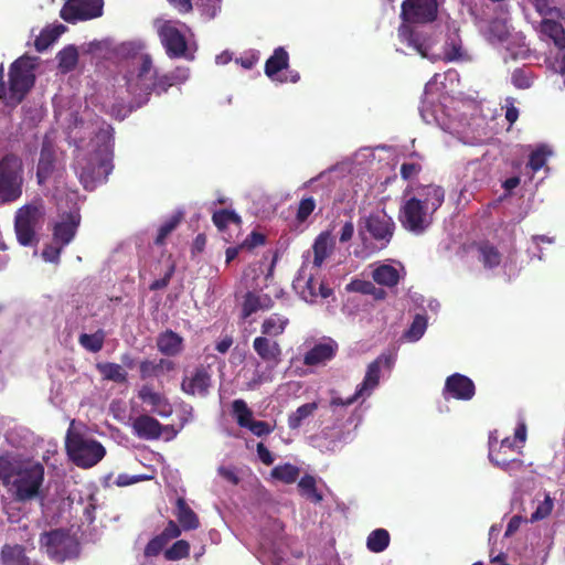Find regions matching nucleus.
Masks as SVG:
<instances>
[{
  "mask_svg": "<svg viewBox=\"0 0 565 565\" xmlns=\"http://www.w3.org/2000/svg\"><path fill=\"white\" fill-rule=\"evenodd\" d=\"M212 384V373L209 366L199 365L185 372L181 387L192 396H206Z\"/></svg>",
  "mask_w": 565,
  "mask_h": 565,
  "instance_id": "6ab92c4d",
  "label": "nucleus"
},
{
  "mask_svg": "<svg viewBox=\"0 0 565 565\" xmlns=\"http://www.w3.org/2000/svg\"><path fill=\"white\" fill-rule=\"evenodd\" d=\"M292 286L300 298L309 303H315L318 298L326 299L332 292L322 282L320 270H313V268L302 265L294 279Z\"/></svg>",
  "mask_w": 565,
  "mask_h": 565,
  "instance_id": "dca6fc26",
  "label": "nucleus"
},
{
  "mask_svg": "<svg viewBox=\"0 0 565 565\" xmlns=\"http://www.w3.org/2000/svg\"><path fill=\"white\" fill-rule=\"evenodd\" d=\"M440 0H404L402 3L401 18L403 20L398 28V40L412 51L423 57L429 56V45L426 39L413 26L433 22L437 18Z\"/></svg>",
  "mask_w": 565,
  "mask_h": 565,
  "instance_id": "39448f33",
  "label": "nucleus"
},
{
  "mask_svg": "<svg viewBox=\"0 0 565 565\" xmlns=\"http://www.w3.org/2000/svg\"><path fill=\"white\" fill-rule=\"evenodd\" d=\"M217 475L224 479L226 482L236 486L239 482V473L238 469L233 465H221L217 468Z\"/></svg>",
  "mask_w": 565,
  "mask_h": 565,
  "instance_id": "052dcab7",
  "label": "nucleus"
},
{
  "mask_svg": "<svg viewBox=\"0 0 565 565\" xmlns=\"http://www.w3.org/2000/svg\"><path fill=\"white\" fill-rule=\"evenodd\" d=\"M246 428L257 437L269 435L274 430V426L269 423L255 419Z\"/></svg>",
  "mask_w": 565,
  "mask_h": 565,
  "instance_id": "e2e57ef3",
  "label": "nucleus"
},
{
  "mask_svg": "<svg viewBox=\"0 0 565 565\" xmlns=\"http://www.w3.org/2000/svg\"><path fill=\"white\" fill-rule=\"evenodd\" d=\"M253 350L259 360H254V370L246 371L247 379L245 387L248 391L256 390L264 383L273 380V372L281 362V347L278 341L267 337H256L253 341Z\"/></svg>",
  "mask_w": 565,
  "mask_h": 565,
  "instance_id": "6e6552de",
  "label": "nucleus"
},
{
  "mask_svg": "<svg viewBox=\"0 0 565 565\" xmlns=\"http://www.w3.org/2000/svg\"><path fill=\"white\" fill-rule=\"evenodd\" d=\"M58 120H67L68 138L75 143L74 171L86 190L106 182L113 171L114 129L105 121L86 125L74 113L56 111Z\"/></svg>",
  "mask_w": 565,
  "mask_h": 565,
  "instance_id": "f257e3e1",
  "label": "nucleus"
},
{
  "mask_svg": "<svg viewBox=\"0 0 565 565\" xmlns=\"http://www.w3.org/2000/svg\"><path fill=\"white\" fill-rule=\"evenodd\" d=\"M289 65V55L281 46L275 49L273 55L265 64V74L275 82L285 83L287 76L280 74L281 71L287 70Z\"/></svg>",
  "mask_w": 565,
  "mask_h": 565,
  "instance_id": "c756f323",
  "label": "nucleus"
},
{
  "mask_svg": "<svg viewBox=\"0 0 565 565\" xmlns=\"http://www.w3.org/2000/svg\"><path fill=\"white\" fill-rule=\"evenodd\" d=\"M63 248L64 246L55 244V242L52 241V243L43 249L42 257L45 262L57 263Z\"/></svg>",
  "mask_w": 565,
  "mask_h": 565,
  "instance_id": "69168bd1",
  "label": "nucleus"
},
{
  "mask_svg": "<svg viewBox=\"0 0 565 565\" xmlns=\"http://www.w3.org/2000/svg\"><path fill=\"white\" fill-rule=\"evenodd\" d=\"M81 222V215L76 207L62 213L53 225V239L55 244L66 247L75 237Z\"/></svg>",
  "mask_w": 565,
  "mask_h": 565,
  "instance_id": "aec40b11",
  "label": "nucleus"
},
{
  "mask_svg": "<svg viewBox=\"0 0 565 565\" xmlns=\"http://www.w3.org/2000/svg\"><path fill=\"white\" fill-rule=\"evenodd\" d=\"M334 247V239L329 232H322L315 239L312 250L313 259H310L309 254L303 256L302 266L320 270L324 260L330 256Z\"/></svg>",
  "mask_w": 565,
  "mask_h": 565,
  "instance_id": "4be33fe9",
  "label": "nucleus"
},
{
  "mask_svg": "<svg viewBox=\"0 0 565 565\" xmlns=\"http://www.w3.org/2000/svg\"><path fill=\"white\" fill-rule=\"evenodd\" d=\"M58 70L68 73L75 68L78 62V51L75 45H67L56 54Z\"/></svg>",
  "mask_w": 565,
  "mask_h": 565,
  "instance_id": "c03bdc74",
  "label": "nucleus"
},
{
  "mask_svg": "<svg viewBox=\"0 0 565 565\" xmlns=\"http://www.w3.org/2000/svg\"><path fill=\"white\" fill-rule=\"evenodd\" d=\"M189 552V543L184 540H179L170 548L166 550L164 557L169 561H178L188 556Z\"/></svg>",
  "mask_w": 565,
  "mask_h": 565,
  "instance_id": "bf43d9fd",
  "label": "nucleus"
},
{
  "mask_svg": "<svg viewBox=\"0 0 565 565\" xmlns=\"http://www.w3.org/2000/svg\"><path fill=\"white\" fill-rule=\"evenodd\" d=\"M390 544V534L384 529H376L372 531L366 540L367 548L373 553H381Z\"/></svg>",
  "mask_w": 565,
  "mask_h": 565,
  "instance_id": "de8ad7c7",
  "label": "nucleus"
},
{
  "mask_svg": "<svg viewBox=\"0 0 565 565\" xmlns=\"http://www.w3.org/2000/svg\"><path fill=\"white\" fill-rule=\"evenodd\" d=\"M354 438L353 430L343 431L339 428H332L328 431H323L321 436L315 439L316 446L321 451H337L341 449L345 444L352 441Z\"/></svg>",
  "mask_w": 565,
  "mask_h": 565,
  "instance_id": "a878e982",
  "label": "nucleus"
},
{
  "mask_svg": "<svg viewBox=\"0 0 565 565\" xmlns=\"http://www.w3.org/2000/svg\"><path fill=\"white\" fill-rule=\"evenodd\" d=\"M552 156L553 149L546 143H541L531 151L527 166L533 172H537Z\"/></svg>",
  "mask_w": 565,
  "mask_h": 565,
  "instance_id": "37998d69",
  "label": "nucleus"
},
{
  "mask_svg": "<svg viewBox=\"0 0 565 565\" xmlns=\"http://www.w3.org/2000/svg\"><path fill=\"white\" fill-rule=\"evenodd\" d=\"M23 164L19 157L7 154L0 160V203L18 200L22 195Z\"/></svg>",
  "mask_w": 565,
  "mask_h": 565,
  "instance_id": "2eb2a0df",
  "label": "nucleus"
},
{
  "mask_svg": "<svg viewBox=\"0 0 565 565\" xmlns=\"http://www.w3.org/2000/svg\"><path fill=\"white\" fill-rule=\"evenodd\" d=\"M103 379L116 383H124L127 381L126 370L117 363L102 362L96 365Z\"/></svg>",
  "mask_w": 565,
  "mask_h": 565,
  "instance_id": "a18cd8bd",
  "label": "nucleus"
},
{
  "mask_svg": "<svg viewBox=\"0 0 565 565\" xmlns=\"http://www.w3.org/2000/svg\"><path fill=\"white\" fill-rule=\"evenodd\" d=\"M565 21L554 23L548 21L544 24V35L548 36L559 49H565Z\"/></svg>",
  "mask_w": 565,
  "mask_h": 565,
  "instance_id": "603ef678",
  "label": "nucleus"
},
{
  "mask_svg": "<svg viewBox=\"0 0 565 565\" xmlns=\"http://www.w3.org/2000/svg\"><path fill=\"white\" fill-rule=\"evenodd\" d=\"M175 516L181 527L185 531L195 530L200 525L198 515L182 498L177 500Z\"/></svg>",
  "mask_w": 565,
  "mask_h": 565,
  "instance_id": "58836bf2",
  "label": "nucleus"
},
{
  "mask_svg": "<svg viewBox=\"0 0 565 565\" xmlns=\"http://www.w3.org/2000/svg\"><path fill=\"white\" fill-rule=\"evenodd\" d=\"M299 490L302 495H305L308 500L319 503L322 501V495L318 492L316 488V479L312 476H305L298 482Z\"/></svg>",
  "mask_w": 565,
  "mask_h": 565,
  "instance_id": "5fc2aeb1",
  "label": "nucleus"
},
{
  "mask_svg": "<svg viewBox=\"0 0 565 565\" xmlns=\"http://www.w3.org/2000/svg\"><path fill=\"white\" fill-rule=\"evenodd\" d=\"M138 397L146 405L150 406V411L161 417H169L172 414V406L169 401L160 393L156 392L149 385H143Z\"/></svg>",
  "mask_w": 565,
  "mask_h": 565,
  "instance_id": "cd10ccee",
  "label": "nucleus"
},
{
  "mask_svg": "<svg viewBox=\"0 0 565 565\" xmlns=\"http://www.w3.org/2000/svg\"><path fill=\"white\" fill-rule=\"evenodd\" d=\"M285 555L286 553L281 550V542L264 537L259 543L257 557L264 565H289Z\"/></svg>",
  "mask_w": 565,
  "mask_h": 565,
  "instance_id": "c85d7f7f",
  "label": "nucleus"
},
{
  "mask_svg": "<svg viewBox=\"0 0 565 565\" xmlns=\"http://www.w3.org/2000/svg\"><path fill=\"white\" fill-rule=\"evenodd\" d=\"M444 200L445 191L439 185H418L405 190L399 215L402 225L414 234H422L431 224L433 215Z\"/></svg>",
  "mask_w": 565,
  "mask_h": 565,
  "instance_id": "20e7f679",
  "label": "nucleus"
},
{
  "mask_svg": "<svg viewBox=\"0 0 565 565\" xmlns=\"http://www.w3.org/2000/svg\"><path fill=\"white\" fill-rule=\"evenodd\" d=\"M288 318L281 315H270L262 323V337L273 339L282 334L286 330V327L288 326Z\"/></svg>",
  "mask_w": 565,
  "mask_h": 565,
  "instance_id": "a19ab883",
  "label": "nucleus"
},
{
  "mask_svg": "<svg viewBox=\"0 0 565 565\" xmlns=\"http://www.w3.org/2000/svg\"><path fill=\"white\" fill-rule=\"evenodd\" d=\"M65 448L71 461L83 469L96 466L106 455L105 447L74 420L67 429Z\"/></svg>",
  "mask_w": 565,
  "mask_h": 565,
  "instance_id": "1a4fd4ad",
  "label": "nucleus"
},
{
  "mask_svg": "<svg viewBox=\"0 0 565 565\" xmlns=\"http://www.w3.org/2000/svg\"><path fill=\"white\" fill-rule=\"evenodd\" d=\"M535 502L536 508L530 518L532 523L546 519L552 513L554 508V499L547 492L543 493L542 500L536 498Z\"/></svg>",
  "mask_w": 565,
  "mask_h": 565,
  "instance_id": "8fccbe9b",
  "label": "nucleus"
},
{
  "mask_svg": "<svg viewBox=\"0 0 565 565\" xmlns=\"http://www.w3.org/2000/svg\"><path fill=\"white\" fill-rule=\"evenodd\" d=\"M0 565H36L20 544H4L0 550Z\"/></svg>",
  "mask_w": 565,
  "mask_h": 565,
  "instance_id": "2f4dec72",
  "label": "nucleus"
},
{
  "mask_svg": "<svg viewBox=\"0 0 565 565\" xmlns=\"http://www.w3.org/2000/svg\"><path fill=\"white\" fill-rule=\"evenodd\" d=\"M473 253L479 263L486 269H494L502 264V255L499 249L489 242H480L473 246Z\"/></svg>",
  "mask_w": 565,
  "mask_h": 565,
  "instance_id": "7c9ffc66",
  "label": "nucleus"
},
{
  "mask_svg": "<svg viewBox=\"0 0 565 565\" xmlns=\"http://www.w3.org/2000/svg\"><path fill=\"white\" fill-rule=\"evenodd\" d=\"M443 60L446 62H469L471 55L463 47L462 41L458 34V30L454 29L448 32L443 47Z\"/></svg>",
  "mask_w": 565,
  "mask_h": 565,
  "instance_id": "bb28decb",
  "label": "nucleus"
},
{
  "mask_svg": "<svg viewBox=\"0 0 565 565\" xmlns=\"http://www.w3.org/2000/svg\"><path fill=\"white\" fill-rule=\"evenodd\" d=\"M105 332L97 330L95 333H82L78 338L79 344L87 351L96 353L103 349L105 341Z\"/></svg>",
  "mask_w": 565,
  "mask_h": 565,
  "instance_id": "09e8293b",
  "label": "nucleus"
},
{
  "mask_svg": "<svg viewBox=\"0 0 565 565\" xmlns=\"http://www.w3.org/2000/svg\"><path fill=\"white\" fill-rule=\"evenodd\" d=\"M300 470L291 463L278 465L273 468L270 476L273 479L279 480L284 483H294L299 477Z\"/></svg>",
  "mask_w": 565,
  "mask_h": 565,
  "instance_id": "49530a36",
  "label": "nucleus"
},
{
  "mask_svg": "<svg viewBox=\"0 0 565 565\" xmlns=\"http://www.w3.org/2000/svg\"><path fill=\"white\" fill-rule=\"evenodd\" d=\"M535 10L542 15L541 32L544 34V24L548 21L562 23L565 20L561 9L551 4L550 0H533Z\"/></svg>",
  "mask_w": 565,
  "mask_h": 565,
  "instance_id": "c9c22d12",
  "label": "nucleus"
},
{
  "mask_svg": "<svg viewBox=\"0 0 565 565\" xmlns=\"http://www.w3.org/2000/svg\"><path fill=\"white\" fill-rule=\"evenodd\" d=\"M158 350L168 356L178 355L183 349V339L178 333L167 330L157 340Z\"/></svg>",
  "mask_w": 565,
  "mask_h": 565,
  "instance_id": "72a5a7b5",
  "label": "nucleus"
},
{
  "mask_svg": "<svg viewBox=\"0 0 565 565\" xmlns=\"http://www.w3.org/2000/svg\"><path fill=\"white\" fill-rule=\"evenodd\" d=\"M53 150L51 145L47 141L43 142L40 160L38 164L36 177L39 183H43L45 179L50 175L53 169Z\"/></svg>",
  "mask_w": 565,
  "mask_h": 565,
  "instance_id": "79ce46f5",
  "label": "nucleus"
},
{
  "mask_svg": "<svg viewBox=\"0 0 565 565\" xmlns=\"http://www.w3.org/2000/svg\"><path fill=\"white\" fill-rule=\"evenodd\" d=\"M65 31V25L61 23L44 28L34 41L36 51L43 52L49 49Z\"/></svg>",
  "mask_w": 565,
  "mask_h": 565,
  "instance_id": "4c0bfd02",
  "label": "nucleus"
},
{
  "mask_svg": "<svg viewBox=\"0 0 565 565\" xmlns=\"http://www.w3.org/2000/svg\"><path fill=\"white\" fill-rule=\"evenodd\" d=\"M179 218L173 216L170 220L166 221L158 231V235L156 237V244L162 245L164 243L166 237L175 228Z\"/></svg>",
  "mask_w": 565,
  "mask_h": 565,
  "instance_id": "0e129e2a",
  "label": "nucleus"
},
{
  "mask_svg": "<svg viewBox=\"0 0 565 565\" xmlns=\"http://www.w3.org/2000/svg\"><path fill=\"white\" fill-rule=\"evenodd\" d=\"M395 363V358L392 354H381L373 362H371L364 375L363 381L356 386L353 395L342 398L340 396H332L330 407L335 411L338 407L350 406L358 401H365L380 384V379L384 371L391 372Z\"/></svg>",
  "mask_w": 565,
  "mask_h": 565,
  "instance_id": "9b49d317",
  "label": "nucleus"
},
{
  "mask_svg": "<svg viewBox=\"0 0 565 565\" xmlns=\"http://www.w3.org/2000/svg\"><path fill=\"white\" fill-rule=\"evenodd\" d=\"M131 428L134 435L138 438L154 440L161 437L163 430L168 429V426L163 427L157 419L149 415H139L132 419Z\"/></svg>",
  "mask_w": 565,
  "mask_h": 565,
  "instance_id": "393cba45",
  "label": "nucleus"
},
{
  "mask_svg": "<svg viewBox=\"0 0 565 565\" xmlns=\"http://www.w3.org/2000/svg\"><path fill=\"white\" fill-rule=\"evenodd\" d=\"M157 68L149 54L134 51L121 64L117 77L118 86L125 88L136 106L145 104L154 86Z\"/></svg>",
  "mask_w": 565,
  "mask_h": 565,
  "instance_id": "423d86ee",
  "label": "nucleus"
},
{
  "mask_svg": "<svg viewBox=\"0 0 565 565\" xmlns=\"http://www.w3.org/2000/svg\"><path fill=\"white\" fill-rule=\"evenodd\" d=\"M426 329H427V319L422 315H417L414 318L408 330L405 332L404 337L409 342L418 341L424 335Z\"/></svg>",
  "mask_w": 565,
  "mask_h": 565,
  "instance_id": "13d9d810",
  "label": "nucleus"
},
{
  "mask_svg": "<svg viewBox=\"0 0 565 565\" xmlns=\"http://www.w3.org/2000/svg\"><path fill=\"white\" fill-rule=\"evenodd\" d=\"M347 290L364 295H374L375 298H382L384 296V291L382 289H377L371 281L361 279L352 280L347 286Z\"/></svg>",
  "mask_w": 565,
  "mask_h": 565,
  "instance_id": "6e6d98bb",
  "label": "nucleus"
},
{
  "mask_svg": "<svg viewBox=\"0 0 565 565\" xmlns=\"http://www.w3.org/2000/svg\"><path fill=\"white\" fill-rule=\"evenodd\" d=\"M39 58L35 56L23 55L14 61L10 66L8 93L3 88V65H0V98L7 95L13 104L20 103L26 93L32 88L35 82V68Z\"/></svg>",
  "mask_w": 565,
  "mask_h": 565,
  "instance_id": "9d476101",
  "label": "nucleus"
},
{
  "mask_svg": "<svg viewBox=\"0 0 565 565\" xmlns=\"http://www.w3.org/2000/svg\"><path fill=\"white\" fill-rule=\"evenodd\" d=\"M74 510L83 514V519L87 523H93L96 518V509L98 500L92 488H84L72 494Z\"/></svg>",
  "mask_w": 565,
  "mask_h": 565,
  "instance_id": "5701e85b",
  "label": "nucleus"
},
{
  "mask_svg": "<svg viewBox=\"0 0 565 565\" xmlns=\"http://www.w3.org/2000/svg\"><path fill=\"white\" fill-rule=\"evenodd\" d=\"M443 393L446 399L470 401L476 394V387L468 376L454 373L446 379Z\"/></svg>",
  "mask_w": 565,
  "mask_h": 565,
  "instance_id": "412c9836",
  "label": "nucleus"
},
{
  "mask_svg": "<svg viewBox=\"0 0 565 565\" xmlns=\"http://www.w3.org/2000/svg\"><path fill=\"white\" fill-rule=\"evenodd\" d=\"M40 548L57 563L73 559L79 554L77 539L64 530L43 533L40 537Z\"/></svg>",
  "mask_w": 565,
  "mask_h": 565,
  "instance_id": "4468645a",
  "label": "nucleus"
},
{
  "mask_svg": "<svg viewBox=\"0 0 565 565\" xmlns=\"http://www.w3.org/2000/svg\"><path fill=\"white\" fill-rule=\"evenodd\" d=\"M45 207L42 200L36 199L21 206L15 213V234L23 246L32 245L36 232L43 226Z\"/></svg>",
  "mask_w": 565,
  "mask_h": 565,
  "instance_id": "ddd939ff",
  "label": "nucleus"
},
{
  "mask_svg": "<svg viewBox=\"0 0 565 565\" xmlns=\"http://www.w3.org/2000/svg\"><path fill=\"white\" fill-rule=\"evenodd\" d=\"M195 4L201 17L206 21L215 19L222 9V0H196Z\"/></svg>",
  "mask_w": 565,
  "mask_h": 565,
  "instance_id": "864d4df0",
  "label": "nucleus"
},
{
  "mask_svg": "<svg viewBox=\"0 0 565 565\" xmlns=\"http://www.w3.org/2000/svg\"><path fill=\"white\" fill-rule=\"evenodd\" d=\"M175 85L174 82H172V78H170L169 74H164L162 76H156L154 79V86L152 88V92L157 93L158 95L166 93L169 87Z\"/></svg>",
  "mask_w": 565,
  "mask_h": 565,
  "instance_id": "774afa93",
  "label": "nucleus"
},
{
  "mask_svg": "<svg viewBox=\"0 0 565 565\" xmlns=\"http://www.w3.org/2000/svg\"><path fill=\"white\" fill-rule=\"evenodd\" d=\"M403 267L398 265L381 264L375 266L372 271L373 280L383 286L393 287L397 285L401 278Z\"/></svg>",
  "mask_w": 565,
  "mask_h": 565,
  "instance_id": "473e14b6",
  "label": "nucleus"
},
{
  "mask_svg": "<svg viewBox=\"0 0 565 565\" xmlns=\"http://www.w3.org/2000/svg\"><path fill=\"white\" fill-rule=\"evenodd\" d=\"M319 405L317 402H311L299 406L295 412L288 416V427L292 430L299 429L308 423L313 416Z\"/></svg>",
  "mask_w": 565,
  "mask_h": 565,
  "instance_id": "ea45409f",
  "label": "nucleus"
},
{
  "mask_svg": "<svg viewBox=\"0 0 565 565\" xmlns=\"http://www.w3.org/2000/svg\"><path fill=\"white\" fill-rule=\"evenodd\" d=\"M0 480L17 503L38 501L43 511L46 500L43 494L45 470L41 462L0 456Z\"/></svg>",
  "mask_w": 565,
  "mask_h": 565,
  "instance_id": "7ed1b4c3",
  "label": "nucleus"
},
{
  "mask_svg": "<svg viewBox=\"0 0 565 565\" xmlns=\"http://www.w3.org/2000/svg\"><path fill=\"white\" fill-rule=\"evenodd\" d=\"M394 231V222L383 210L371 212L360 222V234L365 237L367 233L371 238L385 246L392 238Z\"/></svg>",
  "mask_w": 565,
  "mask_h": 565,
  "instance_id": "f3484780",
  "label": "nucleus"
},
{
  "mask_svg": "<svg viewBox=\"0 0 565 565\" xmlns=\"http://www.w3.org/2000/svg\"><path fill=\"white\" fill-rule=\"evenodd\" d=\"M232 412L239 427L246 428L254 420L252 409L243 399L233 402Z\"/></svg>",
  "mask_w": 565,
  "mask_h": 565,
  "instance_id": "3c124183",
  "label": "nucleus"
},
{
  "mask_svg": "<svg viewBox=\"0 0 565 565\" xmlns=\"http://www.w3.org/2000/svg\"><path fill=\"white\" fill-rule=\"evenodd\" d=\"M174 370V363L167 359L158 361H143L140 364V376L142 379L161 377Z\"/></svg>",
  "mask_w": 565,
  "mask_h": 565,
  "instance_id": "f704fd0d",
  "label": "nucleus"
},
{
  "mask_svg": "<svg viewBox=\"0 0 565 565\" xmlns=\"http://www.w3.org/2000/svg\"><path fill=\"white\" fill-rule=\"evenodd\" d=\"M497 431L491 433L489 436V458L492 463L510 473L515 469L522 467V461L516 458H509L508 451H515L519 446L515 443L523 445L526 440V425L523 420L518 423L514 431V440L510 437L503 438L498 443V437L494 435Z\"/></svg>",
  "mask_w": 565,
  "mask_h": 565,
  "instance_id": "f8f14e48",
  "label": "nucleus"
},
{
  "mask_svg": "<svg viewBox=\"0 0 565 565\" xmlns=\"http://www.w3.org/2000/svg\"><path fill=\"white\" fill-rule=\"evenodd\" d=\"M154 29L160 42L170 58H184L193 61L198 51L192 30L179 20H154Z\"/></svg>",
  "mask_w": 565,
  "mask_h": 565,
  "instance_id": "0eeeda50",
  "label": "nucleus"
},
{
  "mask_svg": "<svg viewBox=\"0 0 565 565\" xmlns=\"http://www.w3.org/2000/svg\"><path fill=\"white\" fill-rule=\"evenodd\" d=\"M212 218L215 226L221 231H223L231 223L237 226L241 224V216L234 211L230 210L216 211L214 212Z\"/></svg>",
  "mask_w": 565,
  "mask_h": 565,
  "instance_id": "4d7b16f0",
  "label": "nucleus"
},
{
  "mask_svg": "<svg viewBox=\"0 0 565 565\" xmlns=\"http://www.w3.org/2000/svg\"><path fill=\"white\" fill-rule=\"evenodd\" d=\"M103 6V0H66L61 17L71 23L95 19L102 15Z\"/></svg>",
  "mask_w": 565,
  "mask_h": 565,
  "instance_id": "a211bd4d",
  "label": "nucleus"
},
{
  "mask_svg": "<svg viewBox=\"0 0 565 565\" xmlns=\"http://www.w3.org/2000/svg\"><path fill=\"white\" fill-rule=\"evenodd\" d=\"M338 351V343L331 338H323L303 356V363L309 366L324 364L332 360Z\"/></svg>",
  "mask_w": 565,
  "mask_h": 565,
  "instance_id": "b1692460",
  "label": "nucleus"
},
{
  "mask_svg": "<svg viewBox=\"0 0 565 565\" xmlns=\"http://www.w3.org/2000/svg\"><path fill=\"white\" fill-rule=\"evenodd\" d=\"M441 75L435 74L425 85L424 97L419 107L423 120L437 125L440 129L455 136L465 145L476 146L488 137L486 119L478 115V106L473 102H452L449 109L444 96Z\"/></svg>",
  "mask_w": 565,
  "mask_h": 565,
  "instance_id": "f03ea898",
  "label": "nucleus"
},
{
  "mask_svg": "<svg viewBox=\"0 0 565 565\" xmlns=\"http://www.w3.org/2000/svg\"><path fill=\"white\" fill-rule=\"evenodd\" d=\"M271 299L262 292H247L243 302V316L246 318L258 310L269 309Z\"/></svg>",
  "mask_w": 565,
  "mask_h": 565,
  "instance_id": "e433bc0d",
  "label": "nucleus"
},
{
  "mask_svg": "<svg viewBox=\"0 0 565 565\" xmlns=\"http://www.w3.org/2000/svg\"><path fill=\"white\" fill-rule=\"evenodd\" d=\"M167 543L168 542L164 540V537L157 535L147 544L145 548V555L148 557L158 555L167 545Z\"/></svg>",
  "mask_w": 565,
  "mask_h": 565,
  "instance_id": "338daca9",
  "label": "nucleus"
},
{
  "mask_svg": "<svg viewBox=\"0 0 565 565\" xmlns=\"http://www.w3.org/2000/svg\"><path fill=\"white\" fill-rule=\"evenodd\" d=\"M316 209V201L313 198H305L299 202L298 210H297V220L299 222H305L309 215L315 211Z\"/></svg>",
  "mask_w": 565,
  "mask_h": 565,
  "instance_id": "680f3d73",
  "label": "nucleus"
}]
</instances>
